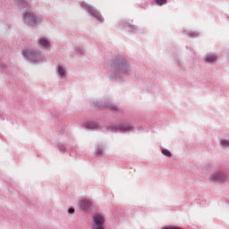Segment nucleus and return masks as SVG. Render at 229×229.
<instances>
[{
  "instance_id": "f257e3e1",
  "label": "nucleus",
  "mask_w": 229,
  "mask_h": 229,
  "mask_svg": "<svg viewBox=\"0 0 229 229\" xmlns=\"http://www.w3.org/2000/svg\"><path fill=\"white\" fill-rule=\"evenodd\" d=\"M22 55L25 58H29L32 62H38L40 60V52L35 51L33 49L26 48L22 51Z\"/></svg>"
},
{
  "instance_id": "f03ea898",
  "label": "nucleus",
  "mask_w": 229,
  "mask_h": 229,
  "mask_svg": "<svg viewBox=\"0 0 229 229\" xmlns=\"http://www.w3.org/2000/svg\"><path fill=\"white\" fill-rule=\"evenodd\" d=\"M24 22L30 24L31 26H37L40 22V18H37L35 14L31 13H26L24 15Z\"/></svg>"
},
{
  "instance_id": "7ed1b4c3",
  "label": "nucleus",
  "mask_w": 229,
  "mask_h": 229,
  "mask_svg": "<svg viewBox=\"0 0 229 229\" xmlns=\"http://www.w3.org/2000/svg\"><path fill=\"white\" fill-rule=\"evenodd\" d=\"M94 219V225H93V229H105L103 226L105 225V216H103L100 214H96L93 216Z\"/></svg>"
},
{
  "instance_id": "20e7f679",
  "label": "nucleus",
  "mask_w": 229,
  "mask_h": 229,
  "mask_svg": "<svg viewBox=\"0 0 229 229\" xmlns=\"http://www.w3.org/2000/svg\"><path fill=\"white\" fill-rule=\"evenodd\" d=\"M117 67L124 74H125V72H128V63H126L125 60L117 61Z\"/></svg>"
},
{
  "instance_id": "39448f33",
  "label": "nucleus",
  "mask_w": 229,
  "mask_h": 229,
  "mask_svg": "<svg viewBox=\"0 0 229 229\" xmlns=\"http://www.w3.org/2000/svg\"><path fill=\"white\" fill-rule=\"evenodd\" d=\"M226 175L225 174H215L211 176L212 182H225Z\"/></svg>"
},
{
  "instance_id": "423d86ee",
  "label": "nucleus",
  "mask_w": 229,
  "mask_h": 229,
  "mask_svg": "<svg viewBox=\"0 0 229 229\" xmlns=\"http://www.w3.org/2000/svg\"><path fill=\"white\" fill-rule=\"evenodd\" d=\"M80 207H81L83 210H90L92 202H90V200H81Z\"/></svg>"
},
{
  "instance_id": "0eeeda50",
  "label": "nucleus",
  "mask_w": 229,
  "mask_h": 229,
  "mask_svg": "<svg viewBox=\"0 0 229 229\" xmlns=\"http://www.w3.org/2000/svg\"><path fill=\"white\" fill-rule=\"evenodd\" d=\"M131 129L132 127L130 123H123L118 126V130H121L122 131H131Z\"/></svg>"
},
{
  "instance_id": "6e6552de",
  "label": "nucleus",
  "mask_w": 229,
  "mask_h": 229,
  "mask_svg": "<svg viewBox=\"0 0 229 229\" xmlns=\"http://www.w3.org/2000/svg\"><path fill=\"white\" fill-rule=\"evenodd\" d=\"M216 60H217V56L215 55H208L206 56V62L208 64H212V62H216Z\"/></svg>"
},
{
  "instance_id": "1a4fd4ad",
  "label": "nucleus",
  "mask_w": 229,
  "mask_h": 229,
  "mask_svg": "<svg viewBox=\"0 0 229 229\" xmlns=\"http://www.w3.org/2000/svg\"><path fill=\"white\" fill-rule=\"evenodd\" d=\"M86 128H88L89 130H96V128H98V123H94V122H89L85 124Z\"/></svg>"
},
{
  "instance_id": "9d476101",
  "label": "nucleus",
  "mask_w": 229,
  "mask_h": 229,
  "mask_svg": "<svg viewBox=\"0 0 229 229\" xmlns=\"http://www.w3.org/2000/svg\"><path fill=\"white\" fill-rule=\"evenodd\" d=\"M88 12L89 13H91V15H93V17H99V13H98V11H96V9L88 6Z\"/></svg>"
},
{
  "instance_id": "9b49d317",
  "label": "nucleus",
  "mask_w": 229,
  "mask_h": 229,
  "mask_svg": "<svg viewBox=\"0 0 229 229\" xmlns=\"http://www.w3.org/2000/svg\"><path fill=\"white\" fill-rule=\"evenodd\" d=\"M39 46H42L43 47H49V41L46 38H41L39 40Z\"/></svg>"
},
{
  "instance_id": "f8f14e48",
  "label": "nucleus",
  "mask_w": 229,
  "mask_h": 229,
  "mask_svg": "<svg viewBox=\"0 0 229 229\" xmlns=\"http://www.w3.org/2000/svg\"><path fill=\"white\" fill-rule=\"evenodd\" d=\"M221 146H223V148H228L229 147V141L226 140H221Z\"/></svg>"
},
{
  "instance_id": "ddd939ff",
  "label": "nucleus",
  "mask_w": 229,
  "mask_h": 229,
  "mask_svg": "<svg viewBox=\"0 0 229 229\" xmlns=\"http://www.w3.org/2000/svg\"><path fill=\"white\" fill-rule=\"evenodd\" d=\"M156 3L158 6H162V4H165V3H167V0H156Z\"/></svg>"
},
{
  "instance_id": "4468645a",
  "label": "nucleus",
  "mask_w": 229,
  "mask_h": 229,
  "mask_svg": "<svg viewBox=\"0 0 229 229\" xmlns=\"http://www.w3.org/2000/svg\"><path fill=\"white\" fill-rule=\"evenodd\" d=\"M58 72L61 74V76H64V74H65V69H64L62 66H59Z\"/></svg>"
},
{
  "instance_id": "2eb2a0df",
  "label": "nucleus",
  "mask_w": 229,
  "mask_h": 229,
  "mask_svg": "<svg viewBox=\"0 0 229 229\" xmlns=\"http://www.w3.org/2000/svg\"><path fill=\"white\" fill-rule=\"evenodd\" d=\"M162 153L165 157H171V152L167 149H163Z\"/></svg>"
},
{
  "instance_id": "dca6fc26",
  "label": "nucleus",
  "mask_w": 229,
  "mask_h": 229,
  "mask_svg": "<svg viewBox=\"0 0 229 229\" xmlns=\"http://www.w3.org/2000/svg\"><path fill=\"white\" fill-rule=\"evenodd\" d=\"M111 109L113 110V112H117L119 110V107L118 106H113L111 107Z\"/></svg>"
},
{
  "instance_id": "f3484780",
  "label": "nucleus",
  "mask_w": 229,
  "mask_h": 229,
  "mask_svg": "<svg viewBox=\"0 0 229 229\" xmlns=\"http://www.w3.org/2000/svg\"><path fill=\"white\" fill-rule=\"evenodd\" d=\"M163 229H180V228L176 226H167V227H164Z\"/></svg>"
},
{
  "instance_id": "a211bd4d",
  "label": "nucleus",
  "mask_w": 229,
  "mask_h": 229,
  "mask_svg": "<svg viewBox=\"0 0 229 229\" xmlns=\"http://www.w3.org/2000/svg\"><path fill=\"white\" fill-rule=\"evenodd\" d=\"M69 214H74V208H71L69 210H68Z\"/></svg>"
},
{
  "instance_id": "6ab92c4d",
  "label": "nucleus",
  "mask_w": 229,
  "mask_h": 229,
  "mask_svg": "<svg viewBox=\"0 0 229 229\" xmlns=\"http://www.w3.org/2000/svg\"><path fill=\"white\" fill-rule=\"evenodd\" d=\"M101 153H102V150L101 149H98V151H97V155H101Z\"/></svg>"
}]
</instances>
